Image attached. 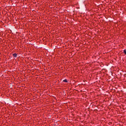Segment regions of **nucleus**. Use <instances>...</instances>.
Returning <instances> with one entry per match:
<instances>
[{"mask_svg":"<svg viewBox=\"0 0 126 126\" xmlns=\"http://www.w3.org/2000/svg\"><path fill=\"white\" fill-rule=\"evenodd\" d=\"M13 56L14 58H16V57H17V54L16 53H14L13 54Z\"/></svg>","mask_w":126,"mask_h":126,"instance_id":"nucleus-1","label":"nucleus"},{"mask_svg":"<svg viewBox=\"0 0 126 126\" xmlns=\"http://www.w3.org/2000/svg\"><path fill=\"white\" fill-rule=\"evenodd\" d=\"M63 81V82H67V80L64 79Z\"/></svg>","mask_w":126,"mask_h":126,"instance_id":"nucleus-2","label":"nucleus"},{"mask_svg":"<svg viewBox=\"0 0 126 126\" xmlns=\"http://www.w3.org/2000/svg\"><path fill=\"white\" fill-rule=\"evenodd\" d=\"M124 53L125 54V55H126V50H124Z\"/></svg>","mask_w":126,"mask_h":126,"instance_id":"nucleus-3","label":"nucleus"}]
</instances>
